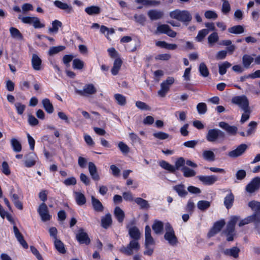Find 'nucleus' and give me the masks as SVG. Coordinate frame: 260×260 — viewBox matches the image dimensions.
Returning a JSON list of instances; mask_svg holds the SVG:
<instances>
[{"label": "nucleus", "instance_id": "4c0bfd02", "mask_svg": "<svg viewBox=\"0 0 260 260\" xmlns=\"http://www.w3.org/2000/svg\"><path fill=\"white\" fill-rule=\"evenodd\" d=\"M254 58L250 55L245 54L242 57V63L243 66L246 68L248 69L251 64V63L253 61Z\"/></svg>", "mask_w": 260, "mask_h": 260}, {"label": "nucleus", "instance_id": "473e14b6", "mask_svg": "<svg viewBox=\"0 0 260 260\" xmlns=\"http://www.w3.org/2000/svg\"><path fill=\"white\" fill-rule=\"evenodd\" d=\"M43 106L46 111L48 113H52L54 111L52 104L48 99H44L42 101Z\"/></svg>", "mask_w": 260, "mask_h": 260}, {"label": "nucleus", "instance_id": "8fccbe9b", "mask_svg": "<svg viewBox=\"0 0 260 260\" xmlns=\"http://www.w3.org/2000/svg\"><path fill=\"white\" fill-rule=\"evenodd\" d=\"M181 170L183 172L184 176L185 177H191L196 175V172L193 170L186 167H183Z\"/></svg>", "mask_w": 260, "mask_h": 260}, {"label": "nucleus", "instance_id": "79ce46f5", "mask_svg": "<svg viewBox=\"0 0 260 260\" xmlns=\"http://www.w3.org/2000/svg\"><path fill=\"white\" fill-rule=\"evenodd\" d=\"M159 165L161 168L171 173H174L175 172V167L165 160L160 161Z\"/></svg>", "mask_w": 260, "mask_h": 260}, {"label": "nucleus", "instance_id": "13d9d810", "mask_svg": "<svg viewBox=\"0 0 260 260\" xmlns=\"http://www.w3.org/2000/svg\"><path fill=\"white\" fill-rule=\"evenodd\" d=\"M118 147L120 151L124 154L129 153L130 149L129 147L124 142H120L118 144Z\"/></svg>", "mask_w": 260, "mask_h": 260}, {"label": "nucleus", "instance_id": "f03ea898", "mask_svg": "<svg viewBox=\"0 0 260 260\" xmlns=\"http://www.w3.org/2000/svg\"><path fill=\"white\" fill-rule=\"evenodd\" d=\"M206 138L208 142L211 143L223 141L225 138V134L218 128L210 129L206 135Z\"/></svg>", "mask_w": 260, "mask_h": 260}, {"label": "nucleus", "instance_id": "f257e3e1", "mask_svg": "<svg viewBox=\"0 0 260 260\" xmlns=\"http://www.w3.org/2000/svg\"><path fill=\"white\" fill-rule=\"evenodd\" d=\"M170 17L188 25L192 20V16L187 10H180L176 9L169 13Z\"/></svg>", "mask_w": 260, "mask_h": 260}, {"label": "nucleus", "instance_id": "774afa93", "mask_svg": "<svg viewBox=\"0 0 260 260\" xmlns=\"http://www.w3.org/2000/svg\"><path fill=\"white\" fill-rule=\"evenodd\" d=\"M185 164V160L183 157H179L175 162V171L179 170L181 167H183Z\"/></svg>", "mask_w": 260, "mask_h": 260}, {"label": "nucleus", "instance_id": "b1692460", "mask_svg": "<svg viewBox=\"0 0 260 260\" xmlns=\"http://www.w3.org/2000/svg\"><path fill=\"white\" fill-rule=\"evenodd\" d=\"M240 249L237 247H233L231 248L225 249L223 251V254L225 255L237 258L239 257Z\"/></svg>", "mask_w": 260, "mask_h": 260}, {"label": "nucleus", "instance_id": "37998d69", "mask_svg": "<svg viewBox=\"0 0 260 260\" xmlns=\"http://www.w3.org/2000/svg\"><path fill=\"white\" fill-rule=\"evenodd\" d=\"M10 142L13 147V149L15 152H19L21 151V145L17 139H16L15 138H12Z\"/></svg>", "mask_w": 260, "mask_h": 260}, {"label": "nucleus", "instance_id": "2eb2a0df", "mask_svg": "<svg viewBox=\"0 0 260 260\" xmlns=\"http://www.w3.org/2000/svg\"><path fill=\"white\" fill-rule=\"evenodd\" d=\"M197 178L204 184L211 185L215 183L218 180V177L215 175L203 176L200 175Z\"/></svg>", "mask_w": 260, "mask_h": 260}, {"label": "nucleus", "instance_id": "ddd939ff", "mask_svg": "<svg viewBox=\"0 0 260 260\" xmlns=\"http://www.w3.org/2000/svg\"><path fill=\"white\" fill-rule=\"evenodd\" d=\"M76 239L80 244H86L88 245L90 242V240L86 233L84 231L82 228H80L76 235Z\"/></svg>", "mask_w": 260, "mask_h": 260}, {"label": "nucleus", "instance_id": "c03bdc74", "mask_svg": "<svg viewBox=\"0 0 260 260\" xmlns=\"http://www.w3.org/2000/svg\"><path fill=\"white\" fill-rule=\"evenodd\" d=\"M65 48L66 47L64 46H58L50 47L48 51V54L49 56L54 55L64 50Z\"/></svg>", "mask_w": 260, "mask_h": 260}, {"label": "nucleus", "instance_id": "a19ab883", "mask_svg": "<svg viewBox=\"0 0 260 260\" xmlns=\"http://www.w3.org/2000/svg\"><path fill=\"white\" fill-rule=\"evenodd\" d=\"M228 31L231 34H240L244 31V28L242 25H235L229 28Z\"/></svg>", "mask_w": 260, "mask_h": 260}, {"label": "nucleus", "instance_id": "e2e57ef3", "mask_svg": "<svg viewBox=\"0 0 260 260\" xmlns=\"http://www.w3.org/2000/svg\"><path fill=\"white\" fill-rule=\"evenodd\" d=\"M197 109L200 114H205L207 111V107L205 103H200L197 105Z\"/></svg>", "mask_w": 260, "mask_h": 260}, {"label": "nucleus", "instance_id": "c85d7f7f", "mask_svg": "<svg viewBox=\"0 0 260 260\" xmlns=\"http://www.w3.org/2000/svg\"><path fill=\"white\" fill-rule=\"evenodd\" d=\"M173 189L181 197H185L187 194V191L185 190V187L183 184L175 185L173 186Z\"/></svg>", "mask_w": 260, "mask_h": 260}, {"label": "nucleus", "instance_id": "39448f33", "mask_svg": "<svg viewBox=\"0 0 260 260\" xmlns=\"http://www.w3.org/2000/svg\"><path fill=\"white\" fill-rule=\"evenodd\" d=\"M18 19L25 24H31L35 28L45 27V24L41 23L39 18L36 17L18 16Z\"/></svg>", "mask_w": 260, "mask_h": 260}, {"label": "nucleus", "instance_id": "338daca9", "mask_svg": "<svg viewBox=\"0 0 260 260\" xmlns=\"http://www.w3.org/2000/svg\"><path fill=\"white\" fill-rule=\"evenodd\" d=\"M134 19H135V20L141 24H142L143 25L145 23V22L146 21V17H145V16L143 14H141V15H138V14H135L134 16Z\"/></svg>", "mask_w": 260, "mask_h": 260}, {"label": "nucleus", "instance_id": "20e7f679", "mask_svg": "<svg viewBox=\"0 0 260 260\" xmlns=\"http://www.w3.org/2000/svg\"><path fill=\"white\" fill-rule=\"evenodd\" d=\"M140 248V245L138 241L136 240H132L126 246H122L119 251L125 255H132L133 254L134 251H137Z\"/></svg>", "mask_w": 260, "mask_h": 260}, {"label": "nucleus", "instance_id": "1a4fd4ad", "mask_svg": "<svg viewBox=\"0 0 260 260\" xmlns=\"http://www.w3.org/2000/svg\"><path fill=\"white\" fill-rule=\"evenodd\" d=\"M260 188V178H254L246 186L245 190L249 193L258 190Z\"/></svg>", "mask_w": 260, "mask_h": 260}, {"label": "nucleus", "instance_id": "4be33fe9", "mask_svg": "<svg viewBox=\"0 0 260 260\" xmlns=\"http://www.w3.org/2000/svg\"><path fill=\"white\" fill-rule=\"evenodd\" d=\"M88 170L93 180L95 181L100 180V176L98 173L97 168L93 162H89L88 163Z\"/></svg>", "mask_w": 260, "mask_h": 260}, {"label": "nucleus", "instance_id": "f704fd0d", "mask_svg": "<svg viewBox=\"0 0 260 260\" xmlns=\"http://www.w3.org/2000/svg\"><path fill=\"white\" fill-rule=\"evenodd\" d=\"M134 201L136 203L140 206L141 209H148L150 207L148 201L141 198H137Z\"/></svg>", "mask_w": 260, "mask_h": 260}, {"label": "nucleus", "instance_id": "412c9836", "mask_svg": "<svg viewBox=\"0 0 260 260\" xmlns=\"http://www.w3.org/2000/svg\"><path fill=\"white\" fill-rule=\"evenodd\" d=\"M54 4L56 7L64 10L68 14H70L73 12V7L67 3H63L59 1H55L54 2Z\"/></svg>", "mask_w": 260, "mask_h": 260}, {"label": "nucleus", "instance_id": "e433bc0d", "mask_svg": "<svg viewBox=\"0 0 260 260\" xmlns=\"http://www.w3.org/2000/svg\"><path fill=\"white\" fill-rule=\"evenodd\" d=\"M250 222H254L255 223H259L256 221V219H255V216L253 217L251 215L250 216L246 217V218L242 219V220H241L240 222L239 223V226H242L247 224Z\"/></svg>", "mask_w": 260, "mask_h": 260}, {"label": "nucleus", "instance_id": "ea45409f", "mask_svg": "<svg viewBox=\"0 0 260 260\" xmlns=\"http://www.w3.org/2000/svg\"><path fill=\"white\" fill-rule=\"evenodd\" d=\"M11 199L17 208L21 210L23 209L22 203L19 201V197L17 194H12L11 196Z\"/></svg>", "mask_w": 260, "mask_h": 260}, {"label": "nucleus", "instance_id": "a211bd4d", "mask_svg": "<svg viewBox=\"0 0 260 260\" xmlns=\"http://www.w3.org/2000/svg\"><path fill=\"white\" fill-rule=\"evenodd\" d=\"M239 219L237 216H233L231 217V220L228 222L226 229L224 231L225 234H235V226L236 222Z\"/></svg>", "mask_w": 260, "mask_h": 260}, {"label": "nucleus", "instance_id": "603ef678", "mask_svg": "<svg viewBox=\"0 0 260 260\" xmlns=\"http://www.w3.org/2000/svg\"><path fill=\"white\" fill-rule=\"evenodd\" d=\"M27 159L25 161V166L28 168L34 166L36 162L35 155L30 153L27 156Z\"/></svg>", "mask_w": 260, "mask_h": 260}, {"label": "nucleus", "instance_id": "09e8293b", "mask_svg": "<svg viewBox=\"0 0 260 260\" xmlns=\"http://www.w3.org/2000/svg\"><path fill=\"white\" fill-rule=\"evenodd\" d=\"M219 37L216 32H214L210 34L208 37V42L210 46H212L214 44L218 42Z\"/></svg>", "mask_w": 260, "mask_h": 260}, {"label": "nucleus", "instance_id": "58836bf2", "mask_svg": "<svg viewBox=\"0 0 260 260\" xmlns=\"http://www.w3.org/2000/svg\"><path fill=\"white\" fill-rule=\"evenodd\" d=\"M163 227V223L160 221H155L152 226L153 230L156 234H160L162 233Z\"/></svg>", "mask_w": 260, "mask_h": 260}, {"label": "nucleus", "instance_id": "680f3d73", "mask_svg": "<svg viewBox=\"0 0 260 260\" xmlns=\"http://www.w3.org/2000/svg\"><path fill=\"white\" fill-rule=\"evenodd\" d=\"M205 17L208 19H216L218 17L217 13L212 10H208L204 13Z\"/></svg>", "mask_w": 260, "mask_h": 260}, {"label": "nucleus", "instance_id": "5701e85b", "mask_svg": "<svg viewBox=\"0 0 260 260\" xmlns=\"http://www.w3.org/2000/svg\"><path fill=\"white\" fill-rule=\"evenodd\" d=\"M147 15L151 20H156L162 18L164 13L159 10H151L148 12Z\"/></svg>", "mask_w": 260, "mask_h": 260}, {"label": "nucleus", "instance_id": "7c9ffc66", "mask_svg": "<svg viewBox=\"0 0 260 260\" xmlns=\"http://www.w3.org/2000/svg\"><path fill=\"white\" fill-rule=\"evenodd\" d=\"M122 63V61L120 58L118 57L115 59L114 62L113 67L111 70L112 74L113 75H116L118 74L121 68Z\"/></svg>", "mask_w": 260, "mask_h": 260}, {"label": "nucleus", "instance_id": "69168bd1", "mask_svg": "<svg viewBox=\"0 0 260 260\" xmlns=\"http://www.w3.org/2000/svg\"><path fill=\"white\" fill-rule=\"evenodd\" d=\"M222 12L225 14L229 13L231 10V7L229 2L226 0H222Z\"/></svg>", "mask_w": 260, "mask_h": 260}, {"label": "nucleus", "instance_id": "0eeeda50", "mask_svg": "<svg viewBox=\"0 0 260 260\" xmlns=\"http://www.w3.org/2000/svg\"><path fill=\"white\" fill-rule=\"evenodd\" d=\"M174 81L175 79L172 77H168L165 81H163L160 84V89L158 91V95L162 98L165 97Z\"/></svg>", "mask_w": 260, "mask_h": 260}, {"label": "nucleus", "instance_id": "052dcab7", "mask_svg": "<svg viewBox=\"0 0 260 260\" xmlns=\"http://www.w3.org/2000/svg\"><path fill=\"white\" fill-rule=\"evenodd\" d=\"M84 62L80 59H75L73 61V67L74 69L81 70L84 67Z\"/></svg>", "mask_w": 260, "mask_h": 260}, {"label": "nucleus", "instance_id": "6e6d98bb", "mask_svg": "<svg viewBox=\"0 0 260 260\" xmlns=\"http://www.w3.org/2000/svg\"><path fill=\"white\" fill-rule=\"evenodd\" d=\"M199 71L201 75L204 77H207L209 75L208 69L205 63L202 62L199 66Z\"/></svg>", "mask_w": 260, "mask_h": 260}, {"label": "nucleus", "instance_id": "3c124183", "mask_svg": "<svg viewBox=\"0 0 260 260\" xmlns=\"http://www.w3.org/2000/svg\"><path fill=\"white\" fill-rule=\"evenodd\" d=\"M114 98L117 102V103L120 106H124L126 103V98L119 93H117L114 94Z\"/></svg>", "mask_w": 260, "mask_h": 260}, {"label": "nucleus", "instance_id": "6ab92c4d", "mask_svg": "<svg viewBox=\"0 0 260 260\" xmlns=\"http://www.w3.org/2000/svg\"><path fill=\"white\" fill-rule=\"evenodd\" d=\"M31 62L34 70L38 71L42 70V60L38 55L32 54Z\"/></svg>", "mask_w": 260, "mask_h": 260}, {"label": "nucleus", "instance_id": "c9c22d12", "mask_svg": "<svg viewBox=\"0 0 260 260\" xmlns=\"http://www.w3.org/2000/svg\"><path fill=\"white\" fill-rule=\"evenodd\" d=\"M234 200V196L233 194L230 192L224 198V204L226 208L229 209L233 204Z\"/></svg>", "mask_w": 260, "mask_h": 260}, {"label": "nucleus", "instance_id": "dca6fc26", "mask_svg": "<svg viewBox=\"0 0 260 260\" xmlns=\"http://www.w3.org/2000/svg\"><path fill=\"white\" fill-rule=\"evenodd\" d=\"M145 248H148V246H150V245H154L155 244V241L153 237L151 235V229L149 225H146L145 226Z\"/></svg>", "mask_w": 260, "mask_h": 260}, {"label": "nucleus", "instance_id": "9b49d317", "mask_svg": "<svg viewBox=\"0 0 260 260\" xmlns=\"http://www.w3.org/2000/svg\"><path fill=\"white\" fill-rule=\"evenodd\" d=\"M157 32L160 34H165L172 38H175L177 35V33L173 30L169 25L165 24L157 26L156 32Z\"/></svg>", "mask_w": 260, "mask_h": 260}, {"label": "nucleus", "instance_id": "4d7b16f0", "mask_svg": "<svg viewBox=\"0 0 260 260\" xmlns=\"http://www.w3.org/2000/svg\"><path fill=\"white\" fill-rule=\"evenodd\" d=\"M137 3H142L144 5H153L157 6L160 4V2L156 0H136Z\"/></svg>", "mask_w": 260, "mask_h": 260}, {"label": "nucleus", "instance_id": "423d86ee", "mask_svg": "<svg viewBox=\"0 0 260 260\" xmlns=\"http://www.w3.org/2000/svg\"><path fill=\"white\" fill-rule=\"evenodd\" d=\"M97 91V89L96 87L93 84L89 83L85 84L83 89L81 90L76 89L75 90V92L78 94L85 96L88 97L90 95L94 94Z\"/></svg>", "mask_w": 260, "mask_h": 260}, {"label": "nucleus", "instance_id": "0e129e2a", "mask_svg": "<svg viewBox=\"0 0 260 260\" xmlns=\"http://www.w3.org/2000/svg\"><path fill=\"white\" fill-rule=\"evenodd\" d=\"M243 110L244 111V112L242 115L241 119L240 120L242 123H243L249 119V115L251 112L249 108L243 109Z\"/></svg>", "mask_w": 260, "mask_h": 260}, {"label": "nucleus", "instance_id": "49530a36", "mask_svg": "<svg viewBox=\"0 0 260 260\" xmlns=\"http://www.w3.org/2000/svg\"><path fill=\"white\" fill-rule=\"evenodd\" d=\"M232 64L228 61H224L221 64H219V73L221 75L225 74L226 72V69L230 68Z\"/></svg>", "mask_w": 260, "mask_h": 260}, {"label": "nucleus", "instance_id": "4468645a", "mask_svg": "<svg viewBox=\"0 0 260 260\" xmlns=\"http://www.w3.org/2000/svg\"><path fill=\"white\" fill-rule=\"evenodd\" d=\"M219 126L224 129L230 135L235 136L237 133L238 128L234 125H230L229 123L221 121L219 123Z\"/></svg>", "mask_w": 260, "mask_h": 260}, {"label": "nucleus", "instance_id": "c756f323", "mask_svg": "<svg viewBox=\"0 0 260 260\" xmlns=\"http://www.w3.org/2000/svg\"><path fill=\"white\" fill-rule=\"evenodd\" d=\"M101 11V8L95 6H91L85 9V12L89 15L99 14Z\"/></svg>", "mask_w": 260, "mask_h": 260}, {"label": "nucleus", "instance_id": "a878e982", "mask_svg": "<svg viewBox=\"0 0 260 260\" xmlns=\"http://www.w3.org/2000/svg\"><path fill=\"white\" fill-rule=\"evenodd\" d=\"M112 222L111 215L107 213L105 216L102 217L101 219V225L105 229L108 228Z\"/></svg>", "mask_w": 260, "mask_h": 260}, {"label": "nucleus", "instance_id": "5fc2aeb1", "mask_svg": "<svg viewBox=\"0 0 260 260\" xmlns=\"http://www.w3.org/2000/svg\"><path fill=\"white\" fill-rule=\"evenodd\" d=\"M209 34V30L207 29H203L200 30L198 35L196 37V40L198 42H202L204 38Z\"/></svg>", "mask_w": 260, "mask_h": 260}, {"label": "nucleus", "instance_id": "7ed1b4c3", "mask_svg": "<svg viewBox=\"0 0 260 260\" xmlns=\"http://www.w3.org/2000/svg\"><path fill=\"white\" fill-rule=\"evenodd\" d=\"M166 233L164 235L165 239L172 246H175L178 243V239L175 234L174 231L172 226L167 223L165 225Z\"/></svg>", "mask_w": 260, "mask_h": 260}, {"label": "nucleus", "instance_id": "aec40b11", "mask_svg": "<svg viewBox=\"0 0 260 260\" xmlns=\"http://www.w3.org/2000/svg\"><path fill=\"white\" fill-rule=\"evenodd\" d=\"M225 224L224 220H220L215 223L213 227L211 229L210 231L208 233V236L209 237L214 236L215 234L220 231L221 229L223 227Z\"/></svg>", "mask_w": 260, "mask_h": 260}, {"label": "nucleus", "instance_id": "2f4dec72", "mask_svg": "<svg viewBox=\"0 0 260 260\" xmlns=\"http://www.w3.org/2000/svg\"><path fill=\"white\" fill-rule=\"evenodd\" d=\"M128 233L129 236L133 240L138 241L140 238V232L136 226L129 228Z\"/></svg>", "mask_w": 260, "mask_h": 260}, {"label": "nucleus", "instance_id": "a18cd8bd", "mask_svg": "<svg viewBox=\"0 0 260 260\" xmlns=\"http://www.w3.org/2000/svg\"><path fill=\"white\" fill-rule=\"evenodd\" d=\"M52 27L49 28V31L50 32H55L56 33L59 27L62 26V23L59 20H55L53 21L52 23Z\"/></svg>", "mask_w": 260, "mask_h": 260}, {"label": "nucleus", "instance_id": "bf43d9fd", "mask_svg": "<svg viewBox=\"0 0 260 260\" xmlns=\"http://www.w3.org/2000/svg\"><path fill=\"white\" fill-rule=\"evenodd\" d=\"M203 157L208 160L213 161L215 159V155L212 151L206 150L203 153Z\"/></svg>", "mask_w": 260, "mask_h": 260}, {"label": "nucleus", "instance_id": "393cba45", "mask_svg": "<svg viewBox=\"0 0 260 260\" xmlns=\"http://www.w3.org/2000/svg\"><path fill=\"white\" fill-rule=\"evenodd\" d=\"M91 203L93 209L96 212H103L104 207L101 202L93 196H91Z\"/></svg>", "mask_w": 260, "mask_h": 260}, {"label": "nucleus", "instance_id": "f3484780", "mask_svg": "<svg viewBox=\"0 0 260 260\" xmlns=\"http://www.w3.org/2000/svg\"><path fill=\"white\" fill-rule=\"evenodd\" d=\"M247 148V146L246 144H241L236 149L229 152L228 155L233 158L238 157L244 152Z\"/></svg>", "mask_w": 260, "mask_h": 260}, {"label": "nucleus", "instance_id": "72a5a7b5", "mask_svg": "<svg viewBox=\"0 0 260 260\" xmlns=\"http://www.w3.org/2000/svg\"><path fill=\"white\" fill-rule=\"evenodd\" d=\"M10 32L13 38L20 40H23V36L17 28L13 27H10Z\"/></svg>", "mask_w": 260, "mask_h": 260}, {"label": "nucleus", "instance_id": "6e6552de", "mask_svg": "<svg viewBox=\"0 0 260 260\" xmlns=\"http://www.w3.org/2000/svg\"><path fill=\"white\" fill-rule=\"evenodd\" d=\"M232 103L239 106L242 110L249 108V101L245 95L236 96L232 99Z\"/></svg>", "mask_w": 260, "mask_h": 260}, {"label": "nucleus", "instance_id": "f8f14e48", "mask_svg": "<svg viewBox=\"0 0 260 260\" xmlns=\"http://www.w3.org/2000/svg\"><path fill=\"white\" fill-rule=\"evenodd\" d=\"M38 211L41 216V219L43 221H46L50 220V215L49 213L47 206L45 203H43L41 204L38 209Z\"/></svg>", "mask_w": 260, "mask_h": 260}, {"label": "nucleus", "instance_id": "cd10ccee", "mask_svg": "<svg viewBox=\"0 0 260 260\" xmlns=\"http://www.w3.org/2000/svg\"><path fill=\"white\" fill-rule=\"evenodd\" d=\"M75 198L77 204L79 206H82L86 203V199L85 196L80 192H75Z\"/></svg>", "mask_w": 260, "mask_h": 260}, {"label": "nucleus", "instance_id": "864d4df0", "mask_svg": "<svg viewBox=\"0 0 260 260\" xmlns=\"http://www.w3.org/2000/svg\"><path fill=\"white\" fill-rule=\"evenodd\" d=\"M210 206V202L207 201H200L197 204L198 208L204 211L207 209Z\"/></svg>", "mask_w": 260, "mask_h": 260}, {"label": "nucleus", "instance_id": "9d476101", "mask_svg": "<svg viewBox=\"0 0 260 260\" xmlns=\"http://www.w3.org/2000/svg\"><path fill=\"white\" fill-rule=\"evenodd\" d=\"M249 207L254 212L251 215L255 216V219L257 222H260V202L256 201H251L248 204Z\"/></svg>", "mask_w": 260, "mask_h": 260}, {"label": "nucleus", "instance_id": "bb28decb", "mask_svg": "<svg viewBox=\"0 0 260 260\" xmlns=\"http://www.w3.org/2000/svg\"><path fill=\"white\" fill-rule=\"evenodd\" d=\"M114 214L119 223H122L125 217L124 211L119 207H116L114 211Z\"/></svg>", "mask_w": 260, "mask_h": 260}, {"label": "nucleus", "instance_id": "de8ad7c7", "mask_svg": "<svg viewBox=\"0 0 260 260\" xmlns=\"http://www.w3.org/2000/svg\"><path fill=\"white\" fill-rule=\"evenodd\" d=\"M54 245L58 251L61 253H64L66 249L63 243L59 239H57L54 241Z\"/></svg>", "mask_w": 260, "mask_h": 260}]
</instances>
